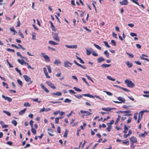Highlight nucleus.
Masks as SVG:
<instances>
[{
    "label": "nucleus",
    "mask_w": 149,
    "mask_h": 149,
    "mask_svg": "<svg viewBox=\"0 0 149 149\" xmlns=\"http://www.w3.org/2000/svg\"><path fill=\"white\" fill-rule=\"evenodd\" d=\"M124 82L127 84V86L129 87L132 88L135 86L134 84L131 80L127 79Z\"/></svg>",
    "instance_id": "nucleus-1"
},
{
    "label": "nucleus",
    "mask_w": 149,
    "mask_h": 149,
    "mask_svg": "<svg viewBox=\"0 0 149 149\" xmlns=\"http://www.w3.org/2000/svg\"><path fill=\"white\" fill-rule=\"evenodd\" d=\"M118 99L120 102L116 101L113 100V102L116 103L121 104L122 103H125V100L123 97H119L118 98Z\"/></svg>",
    "instance_id": "nucleus-2"
},
{
    "label": "nucleus",
    "mask_w": 149,
    "mask_h": 149,
    "mask_svg": "<svg viewBox=\"0 0 149 149\" xmlns=\"http://www.w3.org/2000/svg\"><path fill=\"white\" fill-rule=\"evenodd\" d=\"M58 33H53L52 36L54 39L57 42L60 41V39L58 36Z\"/></svg>",
    "instance_id": "nucleus-3"
},
{
    "label": "nucleus",
    "mask_w": 149,
    "mask_h": 149,
    "mask_svg": "<svg viewBox=\"0 0 149 149\" xmlns=\"http://www.w3.org/2000/svg\"><path fill=\"white\" fill-rule=\"evenodd\" d=\"M25 80L27 82H29L28 84H30L33 83V81L31 80V79L27 75H25L23 76Z\"/></svg>",
    "instance_id": "nucleus-4"
},
{
    "label": "nucleus",
    "mask_w": 149,
    "mask_h": 149,
    "mask_svg": "<svg viewBox=\"0 0 149 149\" xmlns=\"http://www.w3.org/2000/svg\"><path fill=\"white\" fill-rule=\"evenodd\" d=\"M72 64L70 62L68 61H65L64 63V65L66 67H70L72 65Z\"/></svg>",
    "instance_id": "nucleus-5"
},
{
    "label": "nucleus",
    "mask_w": 149,
    "mask_h": 149,
    "mask_svg": "<svg viewBox=\"0 0 149 149\" xmlns=\"http://www.w3.org/2000/svg\"><path fill=\"white\" fill-rule=\"evenodd\" d=\"M46 83L52 88L55 89L56 88L54 84L51 83L50 81H47Z\"/></svg>",
    "instance_id": "nucleus-6"
},
{
    "label": "nucleus",
    "mask_w": 149,
    "mask_h": 149,
    "mask_svg": "<svg viewBox=\"0 0 149 149\" xmlns=\"http://www.w3.org/2000/svg\"><path fill=\"white\" fill-rule=\"evenodd\" d=\"M130 140L132 143H136L137 142V140L136 138L134 136H132L130 138Z\"/></svg>",
    "instance_id": "nucleus-7"
},
{
    "label": "nucleus",
    "mask_w": 149,
    "mask_h": 149,
    "mask_svg": "<svg viewBox=\"0 0 149 149\" xmlns=\"http://www.w3.org/2000/svg\"><path fill=\"white\" fill-rule=\"evenodd\" d=\"M80 112L81 113H86V116H88L92 115V113L88 111L81 110Z\"/></svg>",
    "instance_id": "nucleus-8"
},
{
    "label": "nucleus",
    "mask_w": 149,
    "mask_h": 149,
    "mask_svg": "<svg viewBox=\"0 0 149 149\" xmlns=\"http://www.w3.org/2000/svg\"><path fill=\"white\" fill-rule=\"evenodd\" d=\"M65 46L68 48L71 49H76L77 47V45H66Z\"/></svg>",
    "instance_id": "nucleus-9"
},
{
    "label": "nucleus",
    "mask_w": 149,
    "mask_h": 149,
    "mask_svg": "<svg viewBox=\"0 0 149 149\" xmlns=\"http://www.w3.org/2000/svg\"><path fill=\"white\" fill-rule=\"evenodd\" d=\"M116 109L115 108H111V107H107V108H102V109L104 111H109L113 109Z\"/></svg>",
    "instance_id": "nucleus-10"
},
{
    "label": "nucleus",
    "mask_w": 149,
    "mask_h": 149,
    "mask_svg": "<svg viewBox=\"0 0 149 149\" xmlns=\"http://www.w3.org/2000/svg\"><path fill=\"white\" fill-rule=\"evenodd\" d=\"M2 97L5 100H7L9 102H11L12 100V99L10 97H6L4 95H2Z\"/></svg>",
    "instance_id": "nucleus-11"
},
{
    "label": "nucleus",
    "mask_w": 149,
    "mask_h": 149,
    "mask_svg": "<svg viewBox=\"0 0 149 149\" xmlns=\"http://www.w3.org/2000/svg\"><path fill=\"white\" fill-rule=\"evenodd\" d=\"M119 3L122 5H127L128 3V2L127 0H123L122 1H120Z\"/></svg>",
    "instance_id": "nucleus-12"
},
{
    "label": "nucleus",
    "mask_w": 149,
    "mask_h": 149,
    "mask_svg": "<svg viewBox=\"0 0 149 149\" xmlns=\"http://www.w3.org/2000/svg\"><path fill=\"white\" fill-rule=\"evenodd\" d=\"M105 60V58L102 56L100 57L97 59V62L98 63H100L102 61H104Z\"/></svg>",
    "instance_id": "nucleus-13"
},
{
    "label": "nucleus",
    "mask_w": 149,
    "mask_h": 149,
    "mask_svg": "<svg viewBox=\"0 0 149 149\" xmlns=\"http://www.w3.org/2000/svg\"><path fill=\"white\" fill-rule=\"evenodd\" d=\"M49 23L51 24V27L52 29V30L53 31H56V29L53 25L52 22L51 21H49Z\"/></svg>",
    "instance_id": "nucleus-14"
},
{
    "label": "nucleus",
    "mask_w": 149,
    "mask_h": 149,
    "mask_svg": "<svg viewBox=\"0 0 149 149\" xmlns=\"http://www.w3.org/2000/svg\"><path fill=\"white\" fill-rule=\"evenodd\" d=\"M43 56L45 61L47 62H49L50 61L49 58L48 56L45 55H43Z\"/></svg>",
    "instance_id": "nucleus-15"
},
{
    "label": "nucleus",
    "mask_w": 149,
    "mask_h": 149,
    "mask_svg": "<svg viewBox=\"0 0 149 149\" xmlns=\"http://www.w3.org/2000/svg\"><path fill=\"white\" fill-rule=\"evenodd\" d=\"M125 63L127 66L129 68H131L133 64L129 61L126 62Z\"/></svg>",
    "instance_id": "nucleus-16"
},
{
    "label": "nucleus",
    "mask_w": 149,
    "mask_h": 149,
    "mask_svg": "<svg viewBox=\"0 0 149 149\" xmlns=\"http://www.w3.org/2000/svg\"><path fill=\"white\" fill-rule=\"evenodd\" d=\"M54 64L58 65L61 64V62L58 59H56L54 63Z\"/></svg>",
    "instance_id": "nucleus-17"
},
{
    "label": "nucleus",
    "mask_w": 149,
    "mask_h": 149,
    "mask_svg": "<svg viewBox=\"0 0 149 149\" xmlns=\"http://www.w3.org/2000/svg\"><path fill=\"white\" fill-rule=\"evenodd\" d=\"M82 95L83 96H87L88 97H89L90 98H93L95 97L94 96H93L92 95H90L89 93L82 94Z\"/></svg>",
    "instance_id": "nucleus-18"
},
{
    "label": "nucleus",
    "mask_w": 149,
    "mask_h": 149,
    "mask_svg": "<svg viewBox=\"0 0 149 149\" xmlns=\"http://www.w3.org/2000/svg\"><path fill=\"white\" fill-rule=\"evenodd\" d=\"M49 44H50L51 45H58V43L56 42H54V41L51 40L49 41Z\"/></svg>",
    "instance_id": "nucleus-19"
},
{
    "label": "nucleus",
    "mask_w": 149,
    "mask_h": 149,
    "mask_svg": "<svg viewBox=\"0 0 149 149\" xmlns=\"http://www.w3.org/2000/svg\"><path fill=\"white\" fill-rule=\"evenodd\" d=\"M107 125H108V127L107 128V130L108 131L110 132L111 129L112 128V126L111 125H109V123H107Z\"/></svg>",
    "instance_id": "nucleus-20"
},
{
    "label": "nucleus",
    "mask_w": 149,
    "mask_h": 149,
    "mask_svg": "<svg viewBox=\"0 0 149 149\" xmlns=\"http://www.w3.org/2000/svg\"><path fill=\"white\" fill-rule=\"evenodd\" d=\"M111 65V64H102L101 65V66L103 68H106L109 67Z\"/></svg>",
    "instance_id": "nucleus-21"
},
{
    "label": "nucleus",
    "mask_w": 149,
    "mask_h": 149,
    "mask_svg": "<svg viewBox=\"0 0 149 149\" xmlns=\"http://www.w3.org/2000/svg\"><path fill=\"white\" fill-rule=\"evenodd\" d=\"M132 132L130 130H129L128 134H125L123 135L124 137L125 138H126L127 137V136L131 134Z\"/></svg>",
    "instance_id": "nucleus-22"
},
{
    "label": "nucleus",
    "mask_w": 149,
    "mask_h": 149,
    "mask_svg": "<svg viewBox=\"0 0 149 149\" xmlns=\"http://www.w3.org/2000/svg\"><path fill=\"white\" fill-rule=\"evenodd\" d=\"M77 65H78L79 66L82 68L83 69H86V66H84L78 63L77 62L75 63Z\"/></svg>",
    "instance_id": "nucleus-23"
},
{
    "label": "nucleus",
    "mask_w": 149,
    "mask_h": 149,
    "mask_svg": "<svg viewBox=\"0 0 149 149\" xmlns=\"http://www.w3.org/2000/svg\"><path fill=\"white\" fill-rule=\"evenodd\" d=\"M52 94L57 96H61L62 95V93L60 92H57L56 93H52Z\"/></svg>",
    "instance_id": "nucleus-24"
},
{
    "label": "nucleus",
    "mask_w": 149,
    "mask_h": 149,
    "mask_svg": "<svg viewBox=\"0 0 149 149\" xmlns=\"http://www.w3.org/2000/svg\"><path fill=\"white\" fill-rule=\"evenodd\" d=\"M121 118V116L120 115H118V118H117L116 121L115 122V125H117L120 119Z\"/></svg>",
    "instance_id": "nucleus-25"
},
{
    "label": "nucleus",
    "mask_w": 149,
    "mask_h": 149,
    "mask_svg": "<svg viewBox=\"0 0 149 149\" xmlns=\"http://www.w3.org/2000/svg\"><path fill=\"white\" fill-rule=\"evenodd\" d=\"M26 110V108H25L23 110H21L20 111L19 113L20 115H22L24 113L25 111Z\"/></svg>",
    "instance_id": "nucleus-26"
},
{
    "label": "nucleus",
    "mask_w": 149,
    "mask_h": 149,
    "mask_svg": "<svg viewBox=\"0 0 149 149\" xmlns=\"http://www.w3.org/2000/svg\"><path fill=\"white\" fill-rule=\"evenodd\" d=\"M17 61L22 65H23L24 63V61L23 59L21 60L19 59H18Z\"/></svg>",
    "instance_id": "nucleus-27"
},
{
    "label": "nucleus",
    "mask_w": 149,
    "mask_h": 149,
    "mask_svg": "<svg viewBox=\"0 0 149 149\" xmlns=\"http://www.w3.org/2000/svg\"><path fill=\"white\" fill-rule=\"evenodd\" d=\"M104 54L106 56L107 58H109V54L107 50H105L104 52Z\"/></svg>",
    "instance_id": "nucleus-28"
},
{
    "label": "nucleus",
    "mask_w": 149,
    "mask_h": 149,
    "mask_svg": "<svg viewBox=\"0 0 149 149\" xmlns=\"http://www.w3.org/2000/svg\"><path fill=\"white\" fill-rule=\"evenodd\" d=\"M10 30L13 33V34L15 35L16 33H17V32L15 30L14 28H10Z\"/></svg>",
    "instance_id": "nucleus-29"
},
{
    "label": "nucleus",
    "mask_w": 149,
    "mask_h": 149,
    "mask_svg": "<svg viewBox=\"0 0 149 149\" xmlns=\"http://www.w3.org/2000/svg\"><path fill=\"white\" fill-rule=\"evenodd\" d=\"M147 134L146 132H144L143 133H141L139 134L140 136H142V137H144Z\"/></svg>",
    "instance_id": "nucleus-30"
},
{
    "label": "nucleus",
    "mask_w": 149,
    "mask_h": 149,
    "mask_svg": "<svg viewBox=\"0 0 149 149\" xmlns=\"http://www.w3.org/2000/svg\"><path fill=\"white\" fill-rule=\"evenodd\" d=\"M107 78L109 80H111L113 81H114L115 80V79L112 78L111 76H107Z\"/></svg>",
    "instance_id": "nucleus-31"
},
{
    "label": "nucleus",
    "mask_w": 149,
    "mask_h": 149,
    "mask_svg": "<svg viewBox=\"0 0 149 149\" xmlns=\"http://www.w3.org/2000/svg\"><path fill=\"white\" fill-rule=\"evenodd\" d=\"M12 123L15 126H16L17 124V121L15 120H13L12 121Z\"/></svg>",
    "instance_id": "nucleus-32"
},
{
    "label": "nucleus",
    "mask_w": 149,
    "mask_h": 149,
    "mask_svg": "<svg viewBox=\"0 0 149 149\" xmlns=\"http://www.w3.org/2000/svg\"><path fill=\"white\" fill-rule=\"evenodd\" d=\"M18 33L21 38H24V36L23 34L21 32L20 30H19V31Z\"/></svg>",
    "instance_id": "nucleus-33"
},
{
    "label": "nucleus",
    "mask_w": 149,
    "mask_h": 149,
    "mask_svg": "<svg viewBox=\"0 0 149 149\" xmlns=\"http://www.w3.org/2000/svg\"><path fill=\"white\" fill-rule=\"evenodd\" d=\"M31 131L32 133L34 134H36V130L34 129L33 127H32L31 130Z\"/></svg>",
    "instance_id": "nucleus-34"
},
{
    "label": "nucleus",
    "mask_w": 149,
    "mask_h": 149,
    "mask_svg": "<svg viewBox=\"0 0 149 149\" xmlns=\"http://www.w3.org/2000/svg\"><path fill=\"white\" fill-rule=\"evenodd\" d=\"M72 100L69 99H66L64 100V102L65 103H70Z\"/></svg>",
    "instance_id": "nucleus-35"
},
{
    "label": "nucleus",
    "mask_w": 149,
    "mask_h": 149,
    "mask_svg": "<svg viewBox=\"0 0 149 149\" xmlns=\"http://www.w3.org/2000/svg\"><path fill=\"white\" fill-rule=\"evenodd\" d=\"M130 111H120L118 112V113H130Z\"/></svg>",
    "instance_id": "nucleus-36"
},
{
    "label": "nucleus",
    "mask_w": 149,
    "mask_h": 149,
    "mask_svg": "<svg viewBox=\"0 0 149 149\" xmlns=\"http://www.w3.org/2000/svg\"><path fill=\"white\" fill-rule=\"evenodd\" d=\"M103 92L106 93L107 94L109 95L112 96L113 95V94L110 92L106 91H103Z\"/></svg>",
    "instance_id": "nucleus-37"
},
{
    "label": "nucleus",
    "mask_w": 149,
    "mask_h": 149,
    "mask_svg": "<svg viewBox=\"0 0 149 149\" xmlns=\"http://www.w3.org/2000/svg\"><path fill=\"white\" fill-rule=\"evenodd\" d=\"M73 89H74L76 91L79 92H81V90L79 88H78L76 87H73Z\"/></svg>",
    "instance_id": "nucleus-38"
},
{
    "label": "nucleus",
    "mask_w": 149,
    "mask_h": 149,
    "mask_svg": "<svg viewBox=\"0 0 149 149\" xmlns=\"http://www.w3.org/2000/svg\"><path fill=\"white\" fill-rule=\"evenodd\" d=\"M94 45L95 46V47L97 49L99 50H101V47H100V46H99L98 45H97L95 44H94Z\"/></svg>",
    "instance_id": "nucleus-39"
},
{
    "label": "nucleus",
    "mask_w": 149,
    "mask_h": 149,
    "mask_svg": "<svg viewBox=\"0 0 149 149\" xmlns=\"http://www.w3.org/2000/svg\"><path fill=\"white\" fill-rule=\"evenodd\" d=\"M120 88H121V89L123 90L125 92H130V91L126 88H124L121 87H120Z\"/></svg>",
    "instance_id": "nucleus-40"
},
{
    "label": "nucleus",
    "mask_w": 149,
    "mask_h": 149,
    "mask_svg": "<svg viewBox=\"0 0 149 149\" xmlns=\"http://www.w3.org/2000/svg\"><path fill=\"white\" fill-rule=\"evenodd\" d=\"M17 54L18 56H19L21 58H25V57H24L22 56L21 53L19 52H17Z\"/></svg>",
    "instance_id": "nucleus-41"
},
{
    "label": "nucleus",
    "mask_w": 149,
    "mask_h": 149,
    "mask_svg": "<svg viewBox=\"0 0 149 149\" xmlns=\"http://www.w3.org/2000/svg\"><path fill=\"white\" fill-rule=\"evenodd\" d=\"M74 96L77 98L79 99L82 97V96L81 95L79 94L78 95H74Z\"/></svg>",
    "instance_id": "nucleus-42"
},
{
    "label": "nucleus",
    "mask_w": 149,
    "mask_h": 149,
    "mask_svg": "<svg viewBox=\"0 0 149 149\" xmlns=\"http://www.w3.org/2000/svg\"><path fill=\"white\" fill-rule=\"evenodd\" d=\"M32 39L33 40H36V34L35 33H33L32 35Z\"/></svg>",
    "instance_id": "nucleus-43"
},
{
    "label": "nucleus",
    "mask_w": 149,
    "mask_h": 149,
    "mask_svg": "<svg viewBox=\"0 0 149 149\" xmlns=\"http://www.w3.org/2000/svg\"><path fill=\"white\" fill-rule=\"evenodd\" d=\"M92 54L94 56H98L97 54L96 53L95 51H93L92 52Z\"/></svg>",
    "instance_id": "nucleus-44"
},
{
    "label": "nucleus",
    "mask_w": 149,
    "mask_h": 149,
    "mask_svg": "<svg viewBox=\"0 0 149 149\" xmlns=\"http://www.w3.org/2000/svg\"><path fill=\"white\" fill-rule=\"evenodd\" d=\"M24 106L26 107H30L31 105L29 102H25L24 104Z\"/></svg>",
    "instance_id": "nucleus-45"
},
{
    "label": "nucleus",
    "mask_w": 149,
    "mask_h": 149,
    "mask_svg": "<svg viewBox=\"0 0 149 149\" xmlns=\"http://www.w3.org/2000/svg\"><path fill=\"white\" fill-rule=\"evenodd\" d=\"M15 70L20 75H22V73L21 72L20 70H19L17 68H15Z\"/></svg>",
    "instance_id": "nucleus-46"
},
{
    "label": "nucleus",
    "mask_w": 149,
    "mask_h": 149,
    "mask_svg": "<svg viewBox=\"0 0 149 149\" xmlns=\"http://www.w3.org/2000/svg\"><path fill=\"white\" fill-rule=\"evenodd\" d=\"M3 112L6 114L8 116H10L11 115V114L8 111H6L4 110L3 111Z\"/></svg>",
    "instance_id": "nucleus-47"
},
{
    "label": "nucleus",
    "mask_w": 149,
    "mask_h": 149,
    "mask_svg": "<svg viewBox=\"0 0 149 149\" xmlns=\"http://www.w3.org/2000/svg\"><path fill=\"white\" fill-rule=\"evenodd\" d=\"M86 76L87 77L89 80H90L91 81L93 82V80L91 77L88 76L87 74H86Z\"/></svg>",
    "instance_id": "nucleus-48"
},
{
    "label": "nucleus",
    "mask_w": 149,
    "mask_h": 149,
    "mask_svg": "<svg viewBox=\"0 0 149 149\" xmlns=\"http://www.w3.org/2000/svg\"><path fill=\"white\" fill-rule=\"evenodd\" d=\"M111 42L114 46H115L116 45V42L114 40H111Z\"/></svg>",
    "instance_id": "nucleus-49"
},
{
    "label": "nucleus",
    "mask_w": 149,
    "mask_h": 149,
    "mask_svg": "<svg viewBox=\"0 0 149 149\" xmlns=\"http://www.w3.org/2000/svg\"><path fill=\"white\" fill-rule=\"evenodd\" d=\"M2 84L4 86L6 87V88H9L8 87V85L7 84L5 83L4 82H2Z\"/></svg>",
    "instance_id": "nucleus-50"
},
{
    "label": "nucleus",
    "mask_w": 149,
    "mask_h": 149,
    "mask_svg": "<svg viewBox=\"0 0 149 149\" xmlns=\"http://www.w3.org/2000/svg\"><path fill=\"white\" fill-rule=\"evenodd\" d=\"M82 80L84 81L85 82V83L88 86H89L90 85L87 82V81H86V79L84 78V77H83L82 78Z\"/></svg>",
    "instance_id": "nucleus-51"
},
{
    "label": "nucleus",
    "mask_w": 149,
    "mask_h": 149,
    "mask_svg": "<svg viewBox=\"0 0 149 149\" xmlns=\"http://www.w3.org/2000/svg\"><path fill=\"white\" fill-rule=\"evenodd\" d=\"M144 113V111H141L139 113V116L140 115V114H141V115L140 116V117L141 118H142L143 115Z\"/></svg>",
    "instance_id": "nucleus-52"
},
{
    "label": "nucleus",
    "mask_w": 149,
    "mask_h": 149,
    "mask_svg": "<svg viewBox=\"0 0 149 149\" xmlns=\"http://www.w3.org/2000/svg\"><path fill=\"white\" fill-rule=\"evenodd\" d=\"M104 43L105 44V46L108 48H110V46L109 45L108 42L106 41H104Z\"/></svg>",
    "instance_id": "nucleus-53"
},
{
    "label": "nucleus",
    "mask_w": 149,
    "mask_h": 149,
    "mask_svg": "<svg viewBox=\"0 0 149 149\" xmlns=\"http://www.w3.org/2000/svg\"><path fill=\"white\" fill-rule=\"evenodd\" d=\"M47 69L48 70L49 72L51 73L52 72V70H51V67L49 66H47Z\"/></svg>",
    "instance_id": "nucleus-54"
},
{
    "label": "nucleus",
    "mask_w": 149,
    "mask_h": 149,
    "mask_svg": "<svg viewBox=\"0 0 149 149\" xmlns=\"http://www.w3.org/2000/svg\"><path fill=\"white\" fill-rule=\"evenodd\" d=\"M17 82L20 86H22V82L19 79H18L17 80Z\"/></svg>",
    "instance_id": "nucleus-55"
},
{
    "label": "nucleus",
    "mask_w": 149,
    "mask_h": 149,
    "mask_svg": "<svg viewBox=\"0 0 149 149\" xmlns=\"http://www.w3.org/2000/svg\"><path fill=\"white\" fill-rule=\"evenodd\" d=\"M132 106H127L126 105H124L122 107L125 109H127L128 107H131Z\"/></svg>",
    "instance_id": "nucleus-56"
},
{
    "label": "nucleus",
    "mask_w": 149,
    "mask_h": 149,
    "mask_svg": "<svg viewBox=\"0 0 149 149\" xmlns=\"http://www.w3.org/2000/svg\"><path fill=\"white\" fill-rule=\"evenodd\" d=\"M140 57L142 59L146 60V61H149V59L147 58H144L143 57H142V56H140Z\"/></svg>",
    "instance_id": "nucleus-57"
},
{
    "label": "nucleus",
    "mask_w": 149,
    "mask_h": 149,
    "mask_svg": "<svg viewBox=\"0 0 149 149\" xmlns=\"http://www.w3.org/2000/svg\"><path fill=\"white\" fill-rule=\"evenodd\" d=\"M32 100L34 102H37L38 103H40L41 102L40 100L38 101V98L32 99Z\"/></svg>",
    "instance_id": "nucleus-58"
},
{
    "label": "nucleus",
    "mask_w": 149,
    "mask_h": 149,
    "mask_svg": "<svg viewBox=\"0 0 149 149\" xmlns=\"http://www.w3.org/2000/svg\"><path fill=\"white\" fill-rule=\"evenodd\" d=\"M137 113H135L134 114V118L135 120H136L137 119Z\"/></svg>",
    "instance_id": "nucleus-59"
},
{
    "label": "nucleus",
    "mask_w": 149,
    "mask_h": 149,
    "mask_svg": "<svg viewBox=\"0 0 149 149\" xmlns=\"http://www.w3.org/2000/svg\"><path fill=\"white\" fill-rule=\"evenodd\" d=\"M55 123L58 124L59 122V119L58 118H56L55 119Z\"/></svg>",
    "instance_id": "nucleus-60"
},
{
    "label": "nucleus",
    "mask_w": 149,
    "mask_h": 149,
    "mask_svg": "<svg viewBox=\"0 0 149 149\" xmlns=\"http://www.w3.org/2000/svg\"><path fill=\"white\" fill-rule=\"evenodd\" d=\"M86 54L87 55H89L91 54V52L90 51L88 50V49H86Z\"/></svg>",
    "instance_id": "nucleus-61"
},
{
    "label": "nucleus",
    "mask_w": 149,
    "mask_h": 149,
    "mask_svg": "<svg viewBox=\"0 0 149 149\" xmlns=\"http://www.w3.org/2000/svg\"><path fill=\"white\" fill-rule=\"evenodd\" d=\"M48 48L49 49H50L51 50H53V51H55L56 50V49H55L52 48V47H51L50 46H48Z\"/></svg>",
    "instance_id": "nucleus-62"
},
{
    "label": "nucleus",
    "mask_w": 149,
    "mask_h": 149,
    "mask_svg": "<svg viewBox=\"0 0 149 149\" xmlns=\"http://www.w3.org/2000/svg\"><path fill=\"white\" fill-rule=\"evenodd\" d=\"M130 35L132 36L133 37L134 36H137V35L136 33H134L132 32L130 33Z\"/></svg>",
    "instance_id": "nucleus-63"
},
{
    "label": "nucleus",
    "mask_w": 149,
    "mask_h": 149,
    "mask_svg": "<svg viewBox=\"0 0 149 149\" xmlns=\"http://www.w3.org/2000/svg\"><path fill=\"white\" fill-rule=\"evenodd\" d=\"M33 121L32 120H30V123H29L30 124L31 127H33Z\"/></svg>",
    "instance_id": "nucleus-64"
}]
</instances>
